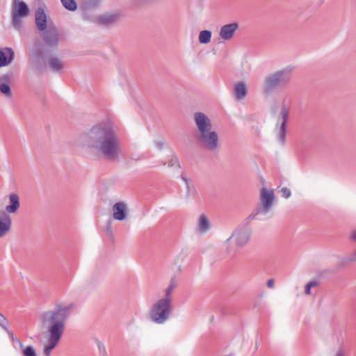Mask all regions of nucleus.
I'll list each match as a JSON object with an SVG mask.
<instances>
[{
    "label": "nucleus",
    "instance_id": "2",
    "mask_svg": "<svg viewBox=\"0 0 356 356\" xmlns=\"http://www.w3.org/2000/svg\"><path fill=\"white\" fill-rule=\"evenodd\" d=\"M74 307V303L67 306L56 303L54 309L43 312L40 315L42 328L45 329L49 335L62 337L66 321Z\"/></svg>",
    "mask_w": 356,
    "mask_h": 356
},
{
    "label": "nucleus",
    "instance_id": "14",
    "mask_svg": "<svg viewBox=\"0 0 356 356\" xmlns=\"http://www.w3.org/2000/svg\"><path fill=\"white\" fill-rule=\"evenodd\" d=\"M12 220L6 212L0 213V238L5 236L10 229Z\"/></svg>",
    "mask_w": 356,
    "mask_h": 356
},
{
    "label": "nucleus",
    "instance_id": "27",
    "mask_svg": "<svg viewBox=\"0 0 356 356\" xmlns=\"http://www.w3.org/2000/svg\"><path fill=\"white\" fill-rule=\"evenodd\" d=\"M102 0H82L83 6L85 8H95L98 7Z\"/></svg>",
    "mask_w": 356,
    "mask_h": 356
},
{
    "label": "nucleus",
    "instance_id": "1",
    "mask_svg": "<svg viewBox=\"0 0 356 356\" xmlns=\"http://www.w3.org/2000/svg\"><path fill=\"white\" fill-rule=\"evenodd\" d=\"M81 145L106 161L119 159L122 146L115 126L111 122H102L92 127L80 138Z\"/></svg>",
    "mask_w": 356,
    "mask_h": 356
},
{
    "label": "nucleus",
    "instance_id": "29",
    "mask_svg": "<svg viewBox=\"0 0 356 356\" xmlns=\"http://www.w3.org/2000/svg\"><path fill=\"white\" fill-rule=\"evenodd\" d=\"M318 285V282L316 281H311L307 284L305 286V293L307 295L311 294V288L314 286H316Z\"/></svg>",
    "mask_w": 356,
    "mask_h": 356
},
{
    "label": "nucleus",
    "instance_id": "25",
    "mask_svg": "<svg viewBox=\"0 0 356 356\" xmlns=\"http://www.w3.org/2000/svg\"><path fill=\"white\" fill-rule=\"evenodd\" d=\"M211 32L208 30L200 31L199 35V41L202 44H207L211 41Z\"/></svg>",
    "mask_w": 356,
    "mask_h": 356
},
{
    "label": "nucleus",
    "instance_id": "30",
    "mask_svg": "<svg viewBox=\"0 0 356 356\" xmlns=\"http://www.w3.org/2000/svg\"><path fill=\"white\" fill-rule=\"evenodd\" d=\"M8 325H9V323L6 324V325H3V327H1L7 332V334L9 335V337L12 339L13 342L17 343V341H16V339H17L14 337L13 332L8 328Z\"/></svg>",
    "mask_w": 356,
    "mask_h": 356
},
{
    "label": "nucleus",
    "instance_id": "10",
    "mask_svg": "<svg viewBox=\"0 0 356 356\" xmlns=\"http://www.w3.org/2000/svg\"><path fill=\"white\" fill-rule=\"evenodd\" d=\"M289 111L286 105H282L279 115L278 121L280 122V126H277L276 131L279 141L284 144L285 142L286 134V123L289 120Z\"/></svg>",
    "mask_w": 356,
    "mask_h": 356
},
{
    "label": "nucleus",
    "instance_id": "6",
    "mask_svg": "<svg viewBox=\"0 0 356 356\" xmlns=\"http://www.w3.org/2000/svg\"><path fill=\"white\" fill-rule=\"evenodd\" d=\"M259 207L246 218L247 223L254 220L258 214H266L273 207L275 195L273 190L262 188L260 191Z\"/></svg>",
    "mask_w": 356,
    "mask_h": 356
},
{
    "label": "nucleus",
    "instance_id": "16",
    "mask_svg": "<svg viewBox=\"0 0 356 356\" xmlns=\"http://www.w3.org/2000/svg\"><path fill=\"white\" fill-rule=\"evenodd\" d=\"M10 204L6 207V213H15L20 207L19 197L16 193H11L9 195Z\"/></svg>",
    "mask_w": 356,
    "mask_h": 356
},
{
    "label": "nucleus",
    "instance_id": "15",
    "mask_svg": "<svg viewBox=\"0 0 356 356\" xmlns=\"http://www.w3.org/2000/svg\"><path fill=\"white\" fill-rule=\"evenodd\" d=\"M15 53L12 48L5 47L0 50V67L9 65L14 59Z\"/></svg>",
    "mask_w": 356,
    "mask_h": 356
},
{
    "label": "nucleus",
    "instance_id": "32",
    "mask_svg": "<svg viewBox=\"0 0 356 356\" xmlns=\"http://www.w3.org/2000/svg\"><path fill=\"white\" fill-rule=\"evenodd\" d=\"M6 324H8V320L6 319V318L5 316H3L0 313V326L3 327V325H6Z\"/></svg>",
    "mask_w": 356,
    "mask_h": 356
},
{
    "label": "nucleus",
    "instance_id": "18",
    "mask_svg": "<svg viewBox=\"0 0 356 356\" xmlns=\"http://www.w3.org/2000/svg\"><path fill=\"white\" fill-rule=\"evenodd\" d=\"M61 337L48 334L47 344L44 346L43 353L45 356H50L52 350L58 345Z\"/></svg>",
    "mask_w": 356,
    "mask_h": 356
},
{
    "label": "nucleus",
    "instance_id": "8",
    "mask_svg": "<svg viewBox=\"0 0 356 356\" xmlns=\"http://www.w3.org/2000/svg\"><path fill=\"white\" fill-rule=\"evenodd\" d=\"M29 8L26 3L19 0H13L11 8L13 26L20 31L22 27V19L27 17L29 14Z\"/></svg>",
    "mask_w": 356,
    "mask_h": 356
},
{
    "label": "nucleus",
    "instance_id": "24",
    "mask_svg": "<svg viewBox=\"0 0 356 356\" xmlns=\"http://www.w3.org/2000/svg\"><path fill=\"white\" fill-rule=\"evenodd\" d=\"M0 92L7 99H12L13 97L10 87L6 83H0Z\"/></svg>",
    "mask_w": 356,
    "mask_h": 356
},
{
    "label": "nucleus",
    "instance_id": "9",
    "mask_svg": "<svg viewBox=\"0 0 356 356\" xmlns=\"http://www.w3.org/2000/svg\"><path fill=\"white\" fill-rule=\"evenodd\" d=\"M250 237V232L247 229L243 228L236 229L227 240V243H234L236 247H227V252L230 254L234 253L237 248H241L248 242Z\"/></svg>",
    "mask_w": 356,
    "mask_h": 356
},
{
    "label": "nucleus",
    "instance_id": "11",
    "mask_svg": "<svg viewBox=\"0 0 356 356\" xmlns=\"http://www.w3.org/2000/svg\"><path fill=\"white\" fill-rule=\"evenodd\" d=\"M194 121L197 127L195 134H201L212 130V123L210 118L202 112H196L194 114Z\"/></svg>",
    "mask_w": 356,
    "mask_h": 356
},
{
    "label": "nucleus",
    "instance_id": "5",
    "mask_svg": "<svg viewBox=\"0 0 356 356\" xmlns=\"http://www.w3.org/2000/svg\"><path fill=\"white\" fill-rule=\"evenodd\" d=\"M172 309V302L168 299H159L149 310V319L156 324H163L169 319Z\"/></svg>",
    "mask_w": 356,
    "mask_h": 356
},
{
    "label": "nucleus",
    "instance_id": "28",
    "mask_svg": "<svg viewBox=\"0 0 356 356\" xmlns=\"http://www.w3.org/2000/svg\"><path fill=\"white\" fill-rule=\"evenodd\" d=\"M12 79L13 74L11 73L5 74L0 77V83L9 84L11 82Z\"/></svg>",
    "mask_w": 356,
    "mask_h": 356
},
{
    "label": "nucleus",
    "instance_id": "37",
    "mask_svg": "<svg viewBox=\"0 0 356 356\" xmlns=\"http://www.w3.org/2000/svg\"><path fill=\"white\" fill-rule=\"evenodd\" d=\"M343 355H344V354H343V351H341V350H339L335 355V356H343Z\"/></svg>",
    "mask_w": 356,
    "mask_h": 356
},
{
    "label": "nucleus",
    "instance_id": "31",
    "mask_svg": "<svg viewBox=\"0 0 356 356\" xmlns=\"http://www.w3.org/2000/svg\"><path fill=\"white\" fill-rule=\"evenodd\" d=\"M280 192L282 193V196L285 198L290 197V196L291 195V191L286 187L282 188L280 190Z\"/></svg>",
    "mask_w": 356,
    "mask_h": 356
},
{
    "label": "nucleus",
    "instance_id": "3",
    "mask_svg": "<svg viewBox=\"0 0 356 356\" xmlns=\"http://www.w3.org/2000/svg\"><path fill=\"white\" fill-rule=\"evenodd\" d=\"M35 24L41 33V38L46 46L56 47L60 41V33L58 28L51 22L47 21V15L44 9L39 7L35 12Z\"/></svg>",
    "mask_w": 356,
    "mask_h": 356
},
{
    "label": "nucleus",
    "instance_id": "20",
    "mask_svg": "<svg viewBox=\"0 0 356 356\" xmlns=\"http://www.w3.org/2000/svg\"><path fill=\"white\" fill-rule=\"evenodd\" d=\"M210 228V222L204 214L200 216L198 221V229L200 232H206Z\"/></svg>",
    "mask_w": 356,
    "mask_h": 356
},
{
    "label": "nucleus",
    "instance_id": "33",
    "mask_svg": "<svg viewBox=\"0 0 356 356\" xmlns=\"http://www.w3.org/2000/svg\"><path fill=\"white\" fill-rule=\"evenodd\" d=\"M347 260L348 261H356V250L347 258Z\"/></svg>",
    "mask_w": 356,
    "mask_h": 356
},
{
    "label": "nucleus",
    "instance_id": "21",
    "mask_svg": "<svg viewBox=\"0 0 356 356\" xmlns=\"http://www.w3.org/2000/svg\"><path fill=\"white\" fill-rule=\"evenodd\" d=\"M17 343L19 345V347L22 350V354L24 356H37L36 352L33 346H29L27 347H24V344L19 339H16Z\"/></svg>",
    "mask_w": 356,
    "mask_h": 356
},
{
    "label": "nucleus",
    "instance_id": "4",
    "mask_svg": "<svg viewBox=\"0 0 356 356\" xmlns=\"http://www.w3.org/2000/svg\"><path fill=\"white\" fill-rule=\"evenodd\" d=\"M294 67L287 66L266 76L264 80L263 92L270 94L277 88L286 87L291 81Z\"/></svg>",
    "mask_w": 356,
    "mask_h": 356
},
{
    "label": "nucleus",
    "instance_id": "23",
    "mask_svg": "<svg viewBox=\"0 0 356 356\" xmlns=\"http://www.w3.org/2000/svg\"><path fill=\"white\" fill-rule=\"evenodd\" d=\"M177 281L175 277H172L170 280L169 286L165 290V298L163 299H168L172 302V297L171 293H172L173 290L177 287Z\"/></svg>",
    "mask_w": 356,
    "mask_h": 356
},
{
    "label": "nucleus",
    "instance_id": "26",
    "mask_svg": "<svg viewBox=\"0 0 356 356\" xmlns=\"http://www.w3.org/2000/svg\"><path fill=\"white\" fill-rule=\"evenodd\" d=\"M63 7L70 10L74 11L77 8L76 2L74 0H60Z\"/></svg>",
    "mask_w": 356,
    "mask_h": 356
},
{
    "label": "nucleus",
    "instance_id": "7",
    "mask_svg": "<svg viewBox=\"0 0 356 356\" xmlns=\"http://www.w3.org/2000/svg\"><path fill=\"white\" fill-rule=\"evenodd\" d=\"M195 138L203 149L213 153L218 152L220 140L216 131L211 130L201 134H195Z\"/></svg>",
    "mask_w": 356,
    "mask_h": 356
},
{
    "label": "nucleus",
    "instance_id": "12",
    "mask_svg": "<svg viewBox=\"0 0 356 356\" xmlns=\"http://www.w3.org/2000/svg\"><path fill=\"white\" fill-rule=\"evenodd\" d=\"M238 29V24L236 22L225 24L220 28V38L224 40H229L234 37Z\"/></svg>",
    "mask_w": 356,
    "mask_h": 356
},
{
    "label": "nucleus",
    "instance_id": "19",
    "mask_svg": "<svg viewBox=\"0 0 356 356\" xmlns=\"http://www.w3.org/2000/svg\"><path fill=\"white\" fill-rule=\"evenodd\" d=\"M48 63L51 69L54 72H60L64 68L63 61L57 57L49 58Z\"/></svg>",
    "mask_w": 356,
    "mask_h": 356
},
{
    "label": "nucleus",
    "instance_id": "13",
    "mask_svg": "<svg viewBox=\"0 0 356 356\" xmlns=\"http://www.w3.org/2000/svg\"><path fill=\"white\" fill-rule=\"evenodd\" d=\"M113 217L117 220H124L127 214V207L124 202H119L113 206Z\"/></svg>",
    "mask_w": 356,
    "mask_h": 356
},
{
    "label": "nucleus",
    "instance_id": "22",
    "mask_svg": "<svg viewBox=\"0 0 356 356\" xmlns=\"http://www.w3.org/2000/svg\"><path fill=\"white\" fill-rule=\"evenodd\" d=\"M119 17L118 14L104 15L100 18V22L105 25H109L117 22Z\"/></svg>",
    "mask_w": 356,
    "mask_h": 356
},
{
    "label": "nucleus",
    "instance_id": "34",
    "mask_svg": "<svg viewBox=\"0 0 356 356\" xmlns=\"http://www.w3.org/2000/svg\"><path fill=\"white\" fill-rule=\"evenodd\" d=\"M267 286L268 288H273L274 287V280L270 279L267 282Z\"/></svg>",
    "mask_w": 356,
    "mask_h": 356
},
{
    "label": "nucleus",
    "instance_id": "35",
    "mask_svg": "<svg viewBox=\"0 0 356 356\" xmlns=\"http://www.w3.org/2000/svg\"><path fill=\"white\" fill-rule=\"evenodd\" d=\"M155 145L158 149H161L163 148V143L161 141H157L155 143Z\"/></svg>",
    "mask_w": 356,
    "mask_h": 356
},
{
    "label": "nucleus",
    "instance_id": "17",
    "mask_svg": "<svg viewBox=\"0 0 356 356\" xmlns=\"http://www.w3.org/2000/svg\"><path fill=\"white\" fill-rule=\"evenodd\" d=\"M248 93V88L246 84L240 81L236 83L234 86V95L236 99L241 100L244 99Z\"/></svg>",
    "mask_w": 356,
    "mask_h": 356
},
{
    "label": "nucleus",
    "instance_id": "36",
    "mask_svg": "<svg viewBox=\"0 0 356 356\" xmlns=\"http://www.w3.org/2000/svg\"><path fill=\"white\" fill-rule=\"evenodd\" d=\"M351 238L353 241H356V231L353 232Z\"/></svg>",
    "mask_w": 356,
    "mask_h": 356
}]
</instances>
